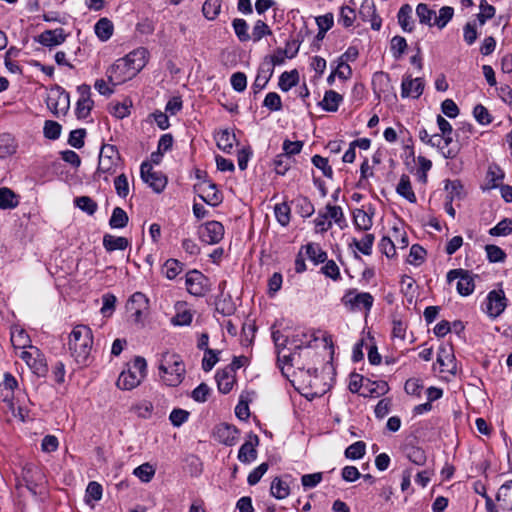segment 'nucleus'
Instances as JSON below:
<instances>
[{
  "instance_id": "obj_1",
  "label": "nucleus",
  "mask_w": 512,
  "mask_h": 512,
  "mask_svg": "<svg viewBox=\"0 0 512 512\" xmlns=\"http://www.w3.org/2000/svg\"><path fill=\"white\" fill-rule=\"evenodd\" d=\"M148 57L149 51L139 47L117 59L106 71L108 82L112 86H117L131 80L146 66Z\"/></svg>"
},
{
  "instance_id": "obj_2",
  "label": "nucleus",
  "mask_w": 512,
  "mask_h": 512,
  "mask_svg": "<svg viewBox=\"0 0 512 512\" xmlns=\"http://www.w3.org/2000/svg\"><path fill=\"white\" fill-rule=\"evenodd\" d=\"M93 347V333L86 325H76L68 337V349L74 360L87 365Z\"/></svg>"
},
{
  "instance_id": "obj_3",
  "label": "nucleus",
  "mask_w": 512,
  "mask_h": 512,
  "mask_svg": "<svg viewBox=\"0 0 512 512\" xmlns=\"http://www.w3.org/2000/svg\"><path fill=\"white\" fill-rule=\"evenodd\" d=\"M186 373L184 362L177 354L164 353L159 364V375L163 383L170 387L180 385Z\"/></svg>"
},
{
  "instance_id": "obj_4",
  "label": "nucleus",
  "mask_w": 512,
  "mask_h": 512,
  "mask_svg": "<svg viewBox=\"0 0 512 512\" xmlns=\"http://www.w3.org/2000/svg\"><path fill=\"white\" fill-rule=\"evenodd\" d=\"M18 382L13 375L5 373L3 381L0 383V401L7 404L8 410L12 416L24 421L27 416V410L19 404V397L15 401V389Z\"/></svg>"
},
{
  "instance_id": "obj_5",
  "label": "nucleus",
  "mask_w": 512,
  "mask_h": 512,
  "mask_svg": "<svg viewBox=\"0 0 512 512\" xmlns=\"http://www.w3.org/2000/svg\"><path fill=\"white\" fill-rule=\"evenodd\" d=\"M147 363L142 357H135L131 364L127 365V369L123 370L116 382L121 390H132L140 385L146 376Z\"/></svg>"
},
{
  "instance_id": "obj_6",
  "label": "nucleus",
  "mask_w": 512,
  "mask_h": 512,
  "mask_svg": "<svg viewBox=\"0 0 512 512\" xmlns=\"http://www.w3.org/2000/svg\"><path fill=\"white\" fill-rule=\"evenodd\" d=\"M312 340V335H308L304 332L295 333L291 339H287V342L291 345L290 349H294V351L289 354H286L284 349L279 351V361H283L291 366H298V368H302L300 366V353L298 350H301L303 347H309Z\"/></svg>"
},
{
  "instance_id": "obj_7",
  "label": "nucleus",
  "mask_w": 512,
  "mask_h": 512,
  "mask_svg": "<svg viewBox=\"0 0 512 512\" xmlns=\"http://www.w3.org/2000/svg\"><path fill=\"white\" fill-rule=\"evenodd\" d=\"M22 481L24 482V486L30 491V493L34 496L38 494H42V491L39 490L41 486L46 482L45 475L43 472L34 467L33 465L27 464L23 467L21 473Z\"/></svg>"
},
{
  "instance_id": "obj_8",
  "label": "nucleus",
  "mask_w": 512,
  "mask_h": 512,
  "mask_svg": "<svg viewBox=\"0 0 512 512\" xmlns=\"http://www.w3.org/2000/svg\"><path fill=\"white\" fill-rule=\"evenodd\" d=\"M457 280L456 289L462 296L470 295L475 288L474 279L470 272L464 269H452L447 273V281L451 283Z\"/></svg>"
},
{
  "instance_id": "obj_9",
  "label": "nucleus",
  "mask_w": 512,
  "mask_h": 512,
  "mask_svg": "<svg viewBox=\"0 0 512 512\" xmlns=\"http://www.w3.org/2000/svg\"><path fill=\"white\" fill-rule=\"evenodd\" d=\"M507 307V298L502 289L492 290L488 293L484 311L493 319L500 316Z\"/></svg>"
},
{
  "instance_id": "obj_10",
  "label": "nucleus",
  "mask_w": 512,
  "mask_h": 512,
  "mask_svg": "<svg viewBox=\"0 0 512 512\" xmlns=\"http://www.w3.org/2000/svg\"><path fill=\"white\" fill-rule=\"evenodd\" d=\"M140 175L142 180L156 193L162 192L166 187V177L160 172L153 171L152 165L148 162L141 164Z\"/></svg>"
},
{
  "instance_id": "obj_11",
  "label": "nucleus",
  "mask_w": 512,
  "mask_h": 512,
  "mask_svg": "<svg viewBox=\"0 0 512 512\" xmlns=\"http://www.w3.org/2000/svg\"><path fill=\"white\" fill-rule=\"evenodd\" d=\"M185 285L187 291L193 296H203L208 291V279L198 270H191L186 274Z\"/></svg>"
},
{
  "instance_id": "obj_12",
  "label": "nucleus",
  "mask_w": 512,
  "mask_h": 512,
  "mask_svg": "<svg viewBox=\"0 0 512 512\" xmlns=\"http://www.w3.org/2000/svg\"><path fill=\"white\" fill-rule=\"evenodd\" d=\"M126 309L134 318L135 322H141L143 316L148 312L149 300L145 294L135 292L127 301Z\"/></svg>"
},
{
  "instance_id": "obj_13",
  "label": "nucleus",
  "mask_w": 512,
  "mask_h": 512,
  "mask_svg": "<svg viewBox=\"0 0 512 512\" xmlns=\"http://www.w3.org/2000/svg\"><path fill=\"white\" fill-rule=\"evenodd\" d=\"M342 302L345 306H350L351 309L364 308L369 311L373 305L374 298L368 292L355 293V291H348L342 298Z\"/></svg>"
},
{
  "instance_id": "obj_14",
  "label": "nucleus",
  "mask_w": 512,
  "mask_h": 512,
  "mask_svg": "<svg viewBox=\"0 0 512 512\" xmlns=\"http://www.w3.org/2000/svg\"><path fill=\"white\" fill-rule=\"evenodd\" d=\"M424 86L425 83L422 78H412L411 75H404L401 84V96L417 99L422 95Z\"/></svg>"
},
{
  "instance_id": "obj_15",
  "label": "nucleus",
  "mask_w": 512,
  "mask_h": 512,
  "mask_svg": "<svg viewBox=\"0 0 512 512\" xmlns=\"http://www.w3.org/2000/svg\"><path fill=\"white\" fill-rule=\"evenodd\" d=\"M213 436L219 443L233 446L238 440L239 431L233 425L221 423L214 428Z\"/></svg>"
},
{
  "instance_id": "obj_16",
  "label": "nucleus",
  "mask_w": 512,
  "mask_h": 512,
  "mask_svg": "<svg viewBox=\"0 0 512 512\" xmlns=\"http://www.w3.org/2000/svg\"><path fill=\"white\" fill-rule=\"evenodd\" d=\"M199 197L208 205L215 207L222 202V195L214 183L204 181L196 186Z\"/></svg>"
},
{
  "instance_id": "obj_17",
  "label": "nucleus",
  "mask_w": 512,
  "mask_h": 512,
  "mask_svg": "<svg viewBox=\"0 0 512 512\" xmlns=\"http://www.w3.org/2000/svg\"><path fill=\"white\" fill-rule=\"evenodd\" d=\"M224 236V226L218 221L207 222L200 232L201 239L207 244L219 243Z\"/></svg>"
},
{
  "instance_id": "obj_18",
  "label": "nucleus",
  "mask_w": 512,
  "mask_h": 512,
  "mask_svg": "<svg viewBox=\"0 0 512 512\" xmlns=\"http://www.w3.org/2000/svg\"><path fill=\"white\" fill-rule=\"evenodd\" d=\"M30 351H22L20 358L26 362L30 369L36 374H43L46 371V365L43 358L41 357L39 350L35 347L30 346Z\"/></svg>"
},
{
  "instance_id": "obj_19",
  "label": "nucleus",
  "mask_w": 512,
  "mask_h": 512,
  "mask_svg": "<svg viewBox=\"0 0 512 512\" xmlns=\"http://www.w3.org/2000/svg\"><path fill=\"white\" fill-rule=\"evenodd\" d=\"M67 34L63 28L43 31L37 38V41L46 47H54L62 44L66 40Z\"/></svg>"
},
{
  "instance_id": "obj_20",
  "label": "nucleus",
  "mask_w": 512,
  "mask_h": 512,
  "mask_svg": "<svg viewBox=\"0 0 512 512\" xmlns=\"http://www.w3.org/2000/svg\"><path fill=\"white\" fill-rule=\"evenodd\" d=\"M259 443L257 435H251L249 440L243 443L238 451V460L242 463H250L257 458L256 446Z\"/></svg>"
},
{
  "instance_id": "obj_21",
  "label": "nucleus",
  "mask_w": 512,
  "mask_h": 512,
  "mask_svg": "<svg viewBox=\"0 0 512 512\" xmlns=\"http://www.w3.org/2000/svg\"><path fill=\"white\" fill-rule=\"evenodd\" d=\"M119 164L120 160H114V158H99L95 177L102 178L104 181L108 182L109 176L116 172Z\"/></svg>"
},
{
  "instance_id": "obj_22",
  "label": "nucleus",
  "mask_w": 512,
  "mask_h": 512,
  "mask_svg": "<svg viewBox=\"0 0 512 512\" xmlns=\"http://www.w3.org/2000/svg\"><path fill=\"white\" fill-rule=\"evenodd\" d=\"M216 381L218 385V390L223 393H229L236 381L235 374L232 373L231 369H223L216 373Z\"/></svg>"
},
{
  "instance_id": "obj_23",
  "label": "nucleus",
  "mask_w": 512,
  "mask_h": 512,
  "mask_svg": "<svg viewBox=\"0 0 512 512\" xmlns=\"http://www.w3.org/2000/svg\"><path fill=\"white\" fill-rule=\"evenodd\" d=\"M444 140L445 139L442 134H432L431 138H429L428 140V145L432 147H437L440 150L441 154L447 159H452L456 157L459 151L458 147L452 146V148L445 149V146L443 145Z\"/></svg>"
},
{
  "instance_id": "obj_24",
  "label": "nucleus",
  "mask_w": 512,
  "mask_h": 512,
  "mask_svg": "<svg viewBox=\"0 0 512 512\" xmlns=\"http://www.w3.org/2000/svg\"><path fill=\"white\" fill-rule=\"evenodd\" d=\"M342 101V95H340L334 90H328L325 92L323 100L321 101L320 105L325 111L336 112Z\"/></svg>"
},
{
  "instance_id": "obj_25",
  "label": "nucleus",
  "mask_w": 512,
  "mask_h": 512,
  "mask_svg": "<svg viewBox=\"0 0 512 512\" xmlns=\"http://www.w3.org/2000/svg\"><path fill=\"white\" fill-rule=\"evenodd\" d=\"M95 34L97 37L105 42L111 38L114 31V26L111 20L108 18L99 19L94 26Z\"/></svg>"
},
{
  "instance_id": "obj_26",
  "label": "nucleus",
  "mask_w": 512,
  "mask_h": 512,
  "mask_svg": "<svg viewBox=\"0 0 512 512\" xmlns=\"http://www.w3.org/2000/svg\"><path fill=\"white\" fill-rule=\"evenodd\" d=\"M497 501L503 510H512V480L504 483L499 488Z\"/></svg>"
},
{
  "instance_id": "obj_27",
  "label": "nucleus",
  "mask_w": 512,
  "mask_h": 512,
  "mask_svg": "<svg viewBox=\"0 0 512 512\" xmlns=\"http://www.w3.org/2000/svg\"><path fill=\"white\" fill-rule=\"evenodd\" d=\"M103 246L109 252L115 250H125L129 246V241L125 237H117L111 234H106L103 237Z\"/></svg>"
},
{
  "instance_id": "obj_28",
  "label": "nucleus",
  "mask_w": 512,
  "mask_h": 512,
  "mask_svg": "<svg viewBox=\"0 0 512 512\" xmlns=\"http://www.w3.org/2000/svg\"><path fill=\"white\" fill-rule=\"evenodd\" d=\"M396 191L400 196L408 200L410 203H415L417 200L416 195L412 189L410 178L405 174L401 176L396 187Z\"/></svg>"
},
{
  "instance_id": "obj_29",
  "label": "nucleus",
  "mask_w": 512,
  "mask_h": 512,
  "mask_svg": "<svg viewBox=\"0 0 512 512\" xmlns=\"http://www.w3.org/2000/svg\"><path fill=\"white\" fill-rule=\"evenodd\" d=\"M398 22L401 28L406 32H411L413 30V20H412V8L409 4H404L398 11Z\"/></svg>"
},
{
  "instance_id": "obj_30",
  "label": "nucleus",
  "mask_w": 512,
  "mask_h": 512,
  "mask_svg": "<svg viewBox=\"0 0 512 512\" xmlns=\"http://www.w3.org/2000/svg\"><path fill=\"white\" fill-rule=\"evenodd\" d=\"M19 204L17 195L9 188H0V209H13Z\"/></svg>"
},
{
  "instance_id": "obj_31",
  "label": "nucleus",
  "mask_w": 512,
  "mask_h": 512,
  "mask_svg": "<svg viewBox=\"0 0 512 512\" xmlns=\"http://www.w3.org/2000/svg\"><path fill=\"white\" fill-rule=\"evenodd\" d=\"M353 218L355 227L359 230L368 231L373 225L372 216L363 209H356Z\"/></svg>"
},
{
  "instance_id": "obj_32",
  "label": "nucleus",
  "mask_w": 512,
  "mask_h": 512,
  "mask_svg": "<svg viewBox=\"0 0 512 512\" xmlns=\"http://www.w3.org/2000/svg\"><path fill=\"white\" fill-rule=\"evenodd\" d=\"M437 362L441 366V372L455 373L456 365L454 363V356L446 349L440 350Z\"/></svg>"
},
{
  "instance_id": "obj_33",
  "label": "nucleus",
  "mask_w": 512,
  "mask_h": 512,
  "mask_svg": "<svg viewBox=\"0 0 512 512\" xmlns=\"http://www.w3.org/2000/svg\"><path fill=\"white\" fill-rule=\"evenodd\" d=\"M272 74H273V69L270 67H267V69H265L264 67L259 68L257 76L252 85V89H253L254 93H258L262 89L265 88V86L268 84Z\"/></svg>"
},
{
  "instance_id": "obj_34",
  "label": "nucleus",
  "mask_w": 512,
  "mask_h": 512,
  "mask_svg": "<svg viewBox=\"0 0 512 512\" xmlns=\"http://www.w3.org/2000/svg\"><path fill=\"white\" fill-rule=\"evenodd\" d=\"M217 146L226 153H230L236 141V137L228 130L220 131L216 136Z\"/></svg>"
},
{
  "instance_id": "obj_35",
  "label": "nucleus",
  "mask_w": 512,
  "mask_h": 512,
  "mask_svg": "<svg viewBox=\"0 0 512 512\" xmlns=\"http://www.w3.org/2000/svg\"><path fill=\"white\" fill-rule=\"evenodd\" d=\"M16 151L15 140L11 134L0 135V158H6Z\"/></svg>"
},
{
  "instance_id": "obj_36",
  "label": "nucleus",
  "mask_w": 512,
  "mask_h": 512,
  "mask_svg": "<svg viewBox=\"0 0 512 512\" xmlns=\"http://www.w3.org/2000/svg\"><path fill=\"white\" fill-rule=\"evenodd\" d=\"M416 14L421 24L428 26L434 25L436 12L428 7L427 4L420 3L416 7Z\"/></svg>"
},
{
  "instance_id": "obj_37",
  "label": "nucleus",
  "mask_w": 512,
  "mask_h": 512,
  "mask_svg": "<svg viewBox=\"0 0 512 512\" xmlns=\"http://www.w3.org/2000/svg\"><path fill=\"white\" fill-rule=\"evenodd\" d=\"M128 221L127 213L122 208L115 207L110 217L109 225L113 229H120L124 228L128 224Z\"/></svg>"
},
{
  "instance_id": "obj_38",
  "label": "nucleus",
  "mask_w": 512,
  "mask_h": 512,
  "mask_svg": "<svg viewBox=\"0 0 512 512\" xmlns=\"http://www.w3.org/2000/svg\"><path fill=\"white\" fill-rule=\"evenodd\" d=\"M406 457L415 465L423 466L427 457L425 451L417 446H407L405 448Z\"/></svg>"
},
{
  "instance_id": "obj_39",
  "label": "nucleus",
  "mask_w": 512,
  "mask_h": 512,
  "mask_svg": "<svg viewBox=\"0 0 512 512\" xmlns=\"http://www.w3.org/2000/svg\"><path fill=\"white\" fill-rule=\"evenodd\" d=\"M374 240H375L374 235L367 233L363 236V238L361 240H357L356 238H354L352 240V245H354L355 248L358 251H360L362 254L371 255Z\"/></svg>"
},
{
  "instance_id": "obj_40",
  "label": "nucleus",
  "mask_w": 512,
  "mask_h": 512,
  "mask_svg": "<svg viewBox=\"0 0 512 512\" xmlns=\"http://www.w3.org/2000/svg\"><path fill=\"white\" fill-rule=\"evenodd\" d=\"M299 75L296 70L290 72H283L279 78V87L282 91H288L293 86L297 85Z\"/></svg>"
},
{
  "instance_id": "obj_41",
  "label": "nucleus",
  "mask_w": 512,
  "mask_h": 512,
  "mask_svg": "<svg viewBox=\"0 0 512 512\" xmlns=\"http://www.w3.org/2000/svg\"><path fill=\"white\" fill-rule=\"evenodd\" d=\"M324 212L328 220L334 221L340 228H343L345 217L340 206L327 204Z\"/></svg>"
},
{
  "instance_id": "obj_42",
  "label": "nucleus",
  "mask_w": 512,
  "mask_h": 512,
  "mask_svg": "<svg viewBox=\"0 0 512 512\" xmlns=\"http://www.w3.org/2000/svg\"><path fill=\"white\" fill-rule=\"evenodd\" d=\"M316 23L319 29L317 39L321 40L325 37L326 32L330 30L334 24L333 14L328 13L323 16L317 17Z\"/></svg>"
},
{
  "instance_id": "obj_43",
  "label": "nucleus",
  "mask_w": 512,
  "mask_h": 512,
  "mask_svg": "<svg viewBox=\"0 0 512 512\" xmlns=\"http://www.w3.org/2000/svg\"><path fill=\"white\" fill-rule=\"evenodd\" d=\"M270 491L272 496L277 499H285L290 493L288 484L279 478L272 481Z\"/></svg>"
},
{
  "instance_id": "obj_44",
  "label": "nucleus",
  "mask_w": 512,
  "mask_h": 512,
  "mask_svg": "<svg viewBox=\"0 0 512 512\" xmlns=\"http://www.w3.org/2000/svg\"><path fill=\"white\" fill-rule=\"evenodd\" d=\"M221 9V0H206L203 4L202 11L208 20H214Z\"/></svg>"
},
{
  "instance_id": "obj_45",
  "label": "nucleus",
  "mask_w": 512,
  "mask_h": 512,
  "mask_svg": "<svg viewBox=\"0 0 512 512\" xmlns=\"http://www.w3.org/2000/svg\"><path fill=\"white\" fill-rule=\"evenodd\" d=\"M454 15V9L450 6L440 8L438 15L435 14L434 25L443 29Z\"/></svg>"
},
{
  "instance_id": "obj_46",
  "label": "nucleus",
  "mask_w": 512,
  "mask_h": 512,
  "mask_svg": "<svg viewBox=\"0 0 512 512\" xmlns=\"http://www.w3.org/2000/svg\"><path fill=\"white\" fill-rule=\"evenodd\" d=\"M306 254L316 264L325 262L327 258L326 252L318 244L313 243L306 245Z\"/></svg>"
},
{
  "instance_id": "obj_47",
  "label": "nucleus",
  "mask_w": 512,
  "mask_h": 512,
  "mask_svg": "<svg viewBox=\"0 0 512 512\" xmlns=\"http://www.w3.org/2000/svg\"><path fill=\"white\" fill-rule=\"evenodd\" d=\"M366 452V444L363 441H357L345 450V456L348 459L357 460L362 458Z\"/></svg>"
},
{
  "instance_id": "obj_48",
  "label": "nucleus",
  "mask_w": 512,
  "mask_h": 512,
  "mask_svg": "<svg viewBox=\"0 0 512 512\" xmlns=\"http://www.w3.org/2000/svg\"><path fill=\"white\" fill-rule=\"evenodd\" d=\"M232 26L236 36L241 42H246L251 39V36L248 33V24L244 19H234Z\"/></svg>"
},
{
  "instance_id": "obj_49",
  "label": "nucleus",
  "mask_w": 512,
  "mask_h": 512,
  "mask_svg": "<svg viewBox=\"0 0 512 512\" xmlns=\"http://www.w3.org/2000/svg\"><path fill=\"white\" fill-rule=\"evenodd\" d=\"M133 474L138 477L142 482L148 483L155 475V469L150 463H144L136 467Z\"/></svg>"
},
{
  "instance_id": "obj_50",
  "label": "nucleus",
  "mask_w": 512,
  "mask_h": 512,
  "mask_svg": "<svg viewBox=\"0 0 512 512\" xmlns=\"http://www.w3.org/2000/svg\"><path fill=\"white\" fill-rule=\"evenodd\" d=\"M74 203L79 209L89 215H93L98 208L97 203L88 196L77 197L75 198Z\"/></svg>"
},
{
  "instance_id": "obj_51",
  "label": "nucleus",
  "mask_w": 512,
  "mask_h": 512,
  "mask_svg": "<svg viewBox=\"0 0 512 512\" xmlns=\"http://www.w3.org/2000/svg\"><path fill=\"white\" fill-rule=\"evenodd\" d=\"M445 190L448 194L447 199H450V202H452L454 199L462 197L463 186L459 180H447Z\"/></svg>"
},
{
  "instance_id": "obj_52",
  "label": "nucleus",
  "mask_w": 512,
  "mask_h": 512,
  "mask_svg": "<svg viewBox=\"0 0 512 512\" xmlns=\"http://www.w3.org/2000/svg\"><path fill=\"white\" fill-rule=\"evenodd\" d=\"M480 13L477 14V20L480 26H483L487 20L491 19L495 15V8L488 4L486 0H481L480 5Z\"/></svg>"
},
{
  "instance_id": "obj_53",
  "label": "nucleus",
  "mask_w": 512,
  "mask_h": 512,
  "mask_svg": "<svg viewBox=\"0 0 512 512\" xmlns=\"http://www.w3.org/2000/svg\"><path fill=\"white\" fill-rule=\"evenodd\" d=\"M182 269V263L176 259H168L164 264V274L170 280L176 278Z\"/></svg>"
},
{
  "instance_id": "obj_54",
  "label": "nucleus",
  "mask_w": 512,
  "mask_h": 512,
  "mask_svg": "<svg viewBox=\"0 0 512 512\" xmlns=\"http://www.w3.org/2000/svg\"><path fill=\"white\" fill-rule=\"evenodd\" d=\"M504 179V172L497 165H491L487 171V180L490 188H495Z\"/></svg>"
},
{
  "instance_id": "obj_55",
  "label": "nucleus",
  "mask_w": 512,
  "mask_h": 512,
  "mask_svg": "<svg viewBox=\"0 0 512 512\" xmlns=\"http://www.w3.org/2000/svg\"><path fill=\"white\" fill-rule=\"evenodd\" d=\"M356 19V12L349 6H342L340 9V16L338 22L344 27H351Z\"/></svg>"
},
{
  "instance_id": "obj_56",
  "label": "nucleus",
  "mask_w": 512,
  "mask_h": 512,
  "mask_svg": "<svg viewBox=\"0 0 512 512\" xmlns=\"http://www.w3.org/2000/svg\"><path fill=\"white\" fill-rule=\"evenodd\" d=\"M512 232V220L505 218L500 221L496 226L490 229L489 233L492 236H506Z\"/></svg>"
},
{
  "instance_id": "obj_57",
  "label": "nucleus",
  "mask_w": 512,
  "mask_h": 512,
  "mask_svg": "<svg viewBox=\"0 0 512 512\" xmlns=\"http://www.w3.org/2000/svg\"><path fill=\"white\" fill-rule=\"evenodd\" d=\"M103 488L96 481L89 482L86 488V502L90 500L99 501L102 498Z\"/></svg>"
},
{
  "instance_id": "obj_58",
  "label": "nucleus",
  "mask_w": 512,
  "mask_h": 512,
  "mask_svg": "<svg viewBox=\"0 0 512 512\" xmlns=\"http://www.w3.org/2000/svg\"><path fill=\"white\" fill-rule=\"evenodd\" d=\"M473 115L476 121L481 125H488L492 122L491 114L489 113L487 108L481 104H478L474 107Z\"/></svg>"
},
{
  "instance_id": "obj_59",
  "label": "nucleus",
  "mask_w": 512,
  "mask_h": 512,
  "mask_svg": "<svg viewBox=\"0 0 512 512\" xmlns=\"http://www.w3.org/2000/svg\"><path fill=\"white\" fill-rule=\"evenodd\" d=\"M275 216L282 226L288 225L290 221V207L286 203H280L275 206Z\"/></svg>"
},
{
  "instance_id": "obj_60",
  "label": "nucleus",
  "mask_w": 512,
  "mask_h": 512,
  "mask_svg": "<svg viewBox=\"0 0 512 512\" xmlns=\"http://www.w3.org/2000/svg\"><path fill=\"white\" fill-rule=\"evenodd\" d=\"M406 47H407V42L404 37L395 36L392 38L390 49H391L392 55L395 58H397V59L400 58L403 55V53L405 52Z\"/></svg>"
},
{
  "instance_id": "obj_61",
  "label": "nucleus",
  "mask_w": 512,
  "mask_h": 512,
  "mask_svg": "<svg viewBox=\"0 0 512 512\" xmlns=\"http://www.w3.org/2000/svg\"><path fill=\"white\" fill-rule=\"evenodd\" d=\"M426 251L418 244H414L410 248L408 262L412 265H420L425 257Z\"/></svg>"
},
{
  "instance_id": "obj_62",
  "label": "nucleus",
  "mask_w": 512,
  "mask_h": 512,
  "mask_svg": "<svg viewBox=\"0 0 512 512\" xmlns=\"http://www.w3.org/2000/svg\"><path fill=\"white\" fill-rule=\"evenodd\" d=\"M463 38L467 45H473L478 38V31L475 23L468 22L463 27Z\"/></svg>"
},
{
  "instance_id": "obj_63",
  "label": "nucleus",
  "mask_w": 512,
  "mask_h": 512,
  "mask_svg": "<svg viewBox=\"0 0 512 512\" xmlns=\"http://www.w3.org/2000/svg\"><path fill=\"white\" fill-rule=\"evenodd\" d=\"M116 193L119 197L125 198L129 194V183L125 174H120L114 180Z\"/></svg>"
},
{
  "instance_id": "obj_64",
  "label": "nucleus",
  "mask_w": 512,
  "mask_h": 512,
  "mask_svg": "<svg viewBox=\"0 0 512 512\" xmlns=\"http://www.w3.org/2000/svg\"><path fill=\"white\" fill-rule=\"evenodd\" d=\"M379 249L387 258H392L396 254V244L390 237H382Z\"/></svg>"
}]
</instances>
